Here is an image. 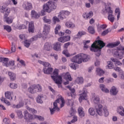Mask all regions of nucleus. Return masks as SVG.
I'll use <instances>...</instances> for the list:
<instances>
[{"instance_id":"nucleus-1","label":"nucleus","mask_w":124,"mask_h":124,"mask_svg":"<svg viewBox=\"0 0 124 124\" xmlns=\"http://www.w3.org/2000/svg\"><path fill=\"white\" fill-rule=\"evenodd\" d=\"M95 104H97V106L95 107L96 112L99 116H104L105 117H108L109 116V111L107 109V107H103L101 104H98L100 103V98L98 96H95L93 100Z\"/></svg>"},{"instance_id":"nucleus-2","label":"nucleus","mask_w":124,"mask_h":124,"mask_svg":"<svg viewBox=\"0 0 124 124\" xmlns=\"http://www.w3.org/2000/svg\"><path fill=\"white\" fill-rule=\"evenodd\" d=\"M105 46V43L100 40L95 41L91 46V51L95 52L97 57L101 55V49Z\"/></svg>"},{"instance_id":"nucleus-3","label":"nucleus","mask_w":124,"mask_h":124,"mask_svg":"<svg viewBox=\"0 0 124 124\" xmlns=\"http://www.w3.org/2000/svg\"><path fill=\"white\" fill-rule=\"evenodd\" d=\"M64 100L61 97L58 98L53 103V106L49 108L51 115H54L56 111H59L60 108L58 107V104H60L61 108L64 106Z\"/></svg>"},{"instance_id":"nucleus-4","label":"nucleus","mask_w":124,"mask_h":124,"mask_svg":"<svg viewBox=\"0 0 124 124\" xmlns=\"http://www.w3.org/2000/svg\"><path fill=\"white\" fill-rule=\"evenodd\" d=\"M43 9L48 13H51V11L57 8V4L52 1H49L43 5Z\"/></svg>"},{"instance_id":"nucleus-5","label":"nucleus","mask_w":124,"mask_h":124,"mask_svg":"<svg viewBox=\"0 0 124 124\" xmlns=\"http://www.w3.org/2000/svg\"><path fill=\"white\" fill-rule=\"evenodd\" d=\"M53 75L51 76V78L53 79L55 83L57 84L58 85L59 88H61L62 87V76H58L59 75V69H55L53 73Z\"/></svg>"},{"instance_id":"nucleus-6","label":"nucleus","mask_w":124,"mask_h":124,"mask_svg":"<svg viewBox=\"0 0 124 124\" xmlns=\"http://www.w3.org/2000/svg\"><path fill=\"white\" fill-rule=\"evenodd\" d=\"M10 8L5 7V6H2L0 7V12L1 13L4 14V18H6L10 13Z\"/></svg>"},{"instance_id":"nucleus-7","label":"nucleus","mask_w":124,"mask_h":124,"mask_svg":"<svg viewBox=\"0 0 124 124\" xmlns=\"http://www.w3.org/2000/svg\"><path fill=\"white\" fill-rule=\"evenodd\" d=\"M72 62H75V63H82V60L80 58V54H78L71 59Z\"/></svg>"},{"instance_id":"nucleus-8","label":"nucleus","mask_w":124,"mask_h":124,"mask_svg":"<svg viewBox=\"0 0 124 124\" xmlns=\"http://www.w3.org/2000/svg\"><path fill=\"white\" fill-rule=\"evenodd\" d=\"M83 92L82 93L80 94L79 98V101L80 103L82 102V100L86 99V98L87 97V93H88L86 88L83 89Z\"/></svg>"},{"instance_id":"nucleus-9","label":"nucleus","mask_w":124,"mask_h":124,"mask_svg":"<svg viewBox=\"0 0 124 124\" xmlns=\"http://www.w3.org/2000/svg\"><path fill=\"white\" fill-rule=\"evenodd\" d=\"M8 62H9V59L4 57H0V62H2V65L6 67H8L9 64H8Z\"/></svg>"},{"instance_id":"nucleus-10","label":"nucleus","mask_w":124,"mask_h":124,"mask_svg":"<svg viewBox=\"0 0 124 124\" xmlns=\"http://www.w3.org/2000/svg\"><path fill=\"white\" fill-rule=\"evenodd\" d=\"M79 57L80 60H81V62H86L89 60L90 59V57L89 56L87 55L86 54L83 53H80Z\"/></svg>"},{"instance_id":"nucleus-11","label":"nucleus","mask_w":124,"mask_h":124,"mask_svg":"<svg viewBox=\"0 0 124 124\" xmlns=\"http://www.w3.org/2000/svg\"><path fill=\"white\" fill-rule=\"evenodd\" d=\"M26 24H29V25L28 28L29 32H34V24H33V21H31V22L27 21Z\"/></svg>"},{"instance_id":"nucleus-12","label":"nucleus","mask_w":124,"mask_h":124,"mask_svg":"<svg viewBox=\"0 0 124 124\" xmlns=\"http://www.w3.org/2000/svg\"><path fill=\"white\" fill-rule=\"evenodd\" d=\"M23 7L25 10H31V9H32V4L27 2L23 4Z\"/></svg>"},{"instance_id":"nucleus-13","label":"nucleus","mask_w":124,"mask_h":124,"mask_svg":"<svg viewBox=\"0 0 124 124\" xmlns=\"http://www.w3.org/2000/svg\"><path fill=\"white\" fill-rule=\"evenodd\" d=\"M28 91L30 93H36V84H33L28 88Z\"/></svg>"},{"instance_id":"nucleus-14","label":"nucleus","mask_w":124,"mask_h":124,"mask_svg":"<svg viewBox=\"0 0 124 124\" xmlns=\"http://www.w3.org/2000/svg\"><path fill=\"white\" fill-rule=\"evenodd\" d=\"M50 26L45 25L44 27V31H43V34L45 35H48L49 34V32H50Z\"/></svg>"},{"instance_id":"nucleus-15","label":"nucleus","mask_w":124,"mask_h":124,"mask_svg":"<svg viewBox=\"0 0 124 124\" xmlns=\"http://www.w3.org/2000/svg\"><path fill=\"white\" fill-rule=\"evenodd\" d=\"M23 114L24 115L25 120H32L33 116L31 114L29 113L27 110L24 111Z\"/></svg>"},{"instance_id":"nucleus-16","label":"nucleus","mask_w":124,"mask_h":124,"mask_svg":"<svg viewBox=\"0 0 124 124\" xmlns=\"http://www.w3.org/2000/svg\"><path fill=\"white\" fill-rule=\"evenodd\" d=\"M61 46H62V44L59 42H57L54 44L53 49L57 51H61V50H62Z\"/></svg>"},{"instance_id":"nucleus-17","label":"nucleus","mask_w":124,"mask_h":124,"mask_svg":"<svg viewBox=\"0 0 124 124\" xmlns=\"http://www.w3.org/2000/svg\"><path fill=\"white\" fill-rule=\"evenodd\" d=\"M119 93V91L117 90V88L115 86H112L110 90V93L112 95H117Z\"/></svg>"},{"instance_id":"nucleus-18","label":"nucleus","mask_w":124,"mask_h":124,"mask_svg":"<svg viewBox=\"0 0 124 124\" xmlns=\"http://www.w3.org/2000/svg\"><path fill=\"white\" fill-rule=\"evenodd\" d=\"M120 41H117L113 43H109L107 45V47L108 48H114V47H117L120 45Z\"/></svg>"},{"instance_id":"nucleus-19","label":"nucleus","mask_w":124,"mask_h":124,"mask_svg":"<svg viewBox=\"0 0 124 124\" xmlns=\"http://www.w3.org/2000/svg\"><path fill=\"white\" fill-rule=\"evenodd\" d=\"M8 75L11 81H15L16 80V74L12 72H8Z\"/></svg>"},{"instance_id":"nucleus-20","label":"nucleus","mask_w":124,"mask_h":124,"mask_svg":"<svg viewBox=\"0 0 124 124\" xmlns=\"http://www.w3.org/2000/svg\"><path fill=\"white\" fill-rule=\"evenodd\" d=\"M12 94H13V92L7 91L5 92V96L7 99H10V100H12Z\"/></svg>"},{"instance_id":"nucleus-21","label":"nucleus","mask_w":124,"mask_h":124,"mask_svg":"<svg viewBox=\"0 0 124 124\" xmlns=\"http://www.w3.org/2000/svg\"><path fill=\"white\" fill-rule=\"evenodd\" d=\"M67 88L69 89V90L71 91V94H69V93H68L67 94L68 96H70V95H71V97L73 98H74L75 97V89L74 88L72 89L70 86H67Z\"/></svg>"},{"instance_id":"nucleus-22","label":"nucleus","mask_w":124,"mask_h":124,"mask_svg":"<svg viewBox=\"0 0 124 124\" xmlns=\"http://www.w3.org/2000/svg\"><path fill=\"white\" fill-rule=\"evenodd\" d=\"M31 16L33 19H38V18H39V17H40V15H39V14L36 13V12H35V11L32 10L31 12Z\"/></svg>"},{"instance_id":"nucleus-23","label":"nucleus","mask_w":124,"mask_h":124,"mask_svg":"<svg viewBox=\"0 0 124 124\" xmlns=\"http://www.w3.org/2000/svg\"><path fill=\"white\" fill-rule=\"evenodd\" d=\"M93 16V11H90L89 13H85L83 15V18H86V19L92 18Z\"/></svg>"},{"instance_id":"nucleus-24","label":"nucleus","mask_w":124,"mask_h":124,"mask_svg":"<svg viewBox=\"0 0 124 124\" xmlns=\"http://www.w3.org/2000/svg\"><path fill=\"white\" fill-rule=\"evenodd\" d=\"M117 112L118 114H120L122 117H124V107L120 106L118 107Z\"/></svg>"},{"instance_id":"nucleus-25","label":"nucleus","mask_w":124,"mask_h":124,"mask_svg":"<svg viewBox=\"0 0 124 124\" xmlns=\"http://www.w3.org/2000/svg\"><path fill=\"white\" fill-rule=\"evenodd\" d=\"M53 68L49 67L48 68H44L43 71L45 74H51L53 72Z\"/></svg>"},{"instance_id":"nucleus-26","label":"nucleus","mask_w":124,"mask_h":124,"mask_svg":"<svg viewBox=\"0 0 124 124\" xmlns=\"http://www.w3.org/2000/svg\"><path fill=\"white\" fill-rule=\"evenodd\" d=\"M65 26L67 28L69 29H74L75 28V24L71 21H67L65 23Z\"/></svg>"},{"instance_id":"nucleus-27","label":"nucleus","mask_w":124,"mask_h":124,"mask_svg":"<svg viewBox=\"0 0 124 124\" xmlns=\"http://www.w3.org/2000/svg\"><path fill=\"white\" fill-rule=\"evenodd\" d=\"M39 63L41 64H43L44 66V68H48L49 67H51V64H49L48 62H43L41 61H38Z\"/></svg>"},{"instance_id":"nucleus-28","label":"nucleus","mask_w":124,"mask_h":124,"mask_svg":"<svg viewBox=\"0 0 124 124\" xmlns=\"http://www.w3.org/2000/svg\"><path fill=\"white\" fill-rule=\"evenodd\" d=\"M4 19H5V22L7 23V24H12L13 22V16H10L9 17H4Z\"/></svg>"},{"instance_id":"nucleus-29","label":"nucleus","mask_w":124,"mask_h":124,"mask_svg":"<svg viewBox=\"0 0 124 124\" xmlns=\"http://www.w3.org/2000/svg\"><path fill=\"white\" fill-rule=\"evenodd\" d=\"M26 109L29 111V112H30V113H31V114H37V110L33 108H31L29 106H26Z\"/></svg>"},{"instance_id":"nucleus-30","label":"nucleus","mask_w":124,"mask_h":124,"mask_svg":"<svg viewBox=\"0 0 124 124\" xmlns=\"http://www.w3.org/2000/svg\"><path fill=\"white\" fill-rule=\"evenodd\" d=\"M100 89L102 91V92L106 93H109V90L105 87V85L104 84H100Z\"/></svg>"},{"instance_id":"nucleus-31","label":"nucleus","mask_w":124,"mask_h":124,"mask_svg":"<svg viewBox=\"0 0 124 124\" xmlns=\"http://www.w3.org/2000/svg\"><path fill=\"white\" fill-rule=\"evenodd\" d=\"M63 11H61L59 14L58 18H59L60 20H63V19H65V18H66V16L65 14H63Z\"/></svg>"},{"instance_id":"nucleus-32","label":"nucleus","mask_w":124,"mask_h":124,"mask_svg":"<svg viewBox=\"0 0 124 124\" xmlns=\"http://www.w3.org/2000/svg\"><path fill=\"white\" fill-rule=\"evenodd\" d=\"M52 48V46L51 44L49 43H46L44 45V49L46 50V51H50Z\"/></svg>"},{"instance_id":"nucleus-33","label":"nucleus","mask_w":124,"mask_h":124,"mask_svg":"<svg viewBox=\"0 0 124 124\" xmlns=\"http://www.w3.org/2000/svg\"><path fill=\"white\" fill-rule=\"evenodd\" d=\"M66 101L67 106H70V107H72V106L74 105V100L72 99H67Z\"/></svg>"},{"instance_id":"nucleus-34","label":"nucleus","mask_w":124,"mask_h":124,"mask_svg":"<svg viewBox=\"0 0 124 124\" xmlns=\"http://www.w3.org/2000/svg\"><path fill=\"white\" fill-rule=\"evenodd\" d=\"M96 72L97 75H98L99 76H102V75H103V74L105 73L104 71H103L100 68H97L96 69Z\"/></svg>"},{"instance_id":"nucleus-35","label":"nucleus","mask_w":124,"mask_h":124,"mask_svg":"<svg viewBox=\"0 0 124 124\" xmlns=\"http://www.w3.org/2000/svg\"><path fill=\"white\" fill-rule=\"evenodd\" d=\"M9 66H12L10 69H12V70H15V69H16V66L15 65V61H9Z\"/></svg>"},{"instance_id":"nucleus-36","label":"nucleus","mask_w":124,"mask_h":124,"mask_svg":"<svg viewBox=\"0 0 124 124\" xmlns=\"http://www.w3.org/2000/svg\"><path fill=\"white\" fill-rule=\"evenodd\" d=\"M64 78L65 80H69V81H72V78H71V76L69 73H66L63 75Z\"/></svg>"},{"instance_id":"nucleus-37","label":"nucleus","mask_w":124,"mask_h":124,"mask_svg":"<svg viewBox=\"0 0 124 124\" xmlns=\"http://www.w3.org/2000/svg\"><path fill=\"white\" fill-rule=\"evenodd\" d=\"M41 37H42V35L41 34H40L34 36L33 37L31 38L30 40L32 42L33 41H35V40H37L38 38H41Z\"/></svg>"},{"instance_id":"nucleus-38","label":"nucleus","mask_w":124,"mask_h":124,"mask_svg":"<svg viewBox=\"0 0 124 124\" xmlns=\"http://www.w3.org/2000/svg\"><path fill=\"white\" fill-rule=\"evenodd\" d=\"M111 60L113 62H114L115 65H122V63L121 62L118 61L117 59H114V58H111Z\"/></svg>"},{"instance_id":"nucleus-39","label":"nucleus","mask_w":124,"mask_h":124,"mask_svg":"<svg viewBox=\"0 0 124 124\" xmlns=\"http://www.w3.org/2000/svg\"><path fill=\"white\" fill-rule=\"evenodd\" d=\"M32 42L30 40H26L24 41V46L26 47V48H29Z\"/></svg>"},{"instance_id":"nucleus-40","label":"nucleus","mask_w":124,"mask_h":124,"mask_svg":"<svg viewBox=\"0 0 124 124\" xmlns=\"http://www.w3.org/2000/svg\"><path fill=\"white\" fill-rule=\"evenodd\" d=\"M43 96L42 95H39L37 97V103H43Z\"/></svg>"},{"instance_id":"nucleus-41","label":"nucleus","mask_w":124,"mask_h":124,"mask_svg":"<svg viewBox=\"0 0 124 124\" xmlns=\"http://www.w3.org/2000/svg\"><path fill=\"white\" fill-rule=\"evenodd\" d=\"M76 82L80 85L84 82V79L82 77H78L76 79Z\"/></svg>"},{"instance_id":"nucleus-42","label":"nucleus","mask_w":124,"mask_h":124,"mask_svg":"<svg viewBox=\"0 0 124 124\" xmlns=\"http://www.w3.org/2000/svg\"><path fill=\"white\" fill-rule=\"evenodd\" d=\"M36 93H40V92H42V86L40 84H36Z\"/></svg>"},{"instance_id":"nucleus-43","label":"nucleus","mask_w":124,"mask_h":124,"mask_svg":"<svg viewBox=\"0 0 124 124\" xmlns=\"http://www.w3.org/2000/svg\"><path fill=\"white\" fill-rule=\"evenodd\" d=\"M89 113L91 116H94V115H95V111H94V109L93 108H90L89 109Z\"/></svg>"},{"instance_id":"nucleus-44","label":"nucleus","mask_w":124,"mask_h":124,"mask_svg":"<svg viewBox=\"0 0 124 124\" xmlns=\"http://www.w3.org/2000/svg\"><path fill=\"white\" fill-rule=\"evenodd\" d=\"M16 113L18 117L20 119H22V118H23V112L20 110H16Z\"/></svg>"},{"instance_id":"nucleus-45","label":"nucleus","mask_w":124,"mask_h":124,"mask_svg":"<svg viewBox=\"0 0 124 124\" xmlns=\"http://www.w3.org/2000/svg\"><path fill=\"white\" fill-rule=\"evenodd\" d=\"M108 19L111 22V23H113V22H114V20H115V17H114V16H113L112 14H108Z\"/></svg>"},{"instance_id":"nucleus-46","label":"nucleus","mask_w":124,"mask_h":124,"mask_svg":"<svg viewBox=\"0 0 124 124\" xmlns=\"http://www.w3.org/2000/svg\"><path fill=\"white\" fill-rule=\"evenodd\" d=\"M88 31L90 32V33H91L92 34L94 33V29L92 26H90L88 28Z\"/></svg>"},{"instance_id":"nucleus-47","label":"nucleus","mask_w":124,"mask_h":124,"mask_svg":"<svg viewBox=\"0 0 124 124\" xmlns=\"http://www.w3.org/2000/svg\"><path fill=\"white\" fill-rule=\"evenodd\" d=\"M35 119H37L39 120V121H41V122H43L44 121V118L41 116L39 115H34Z\"/></svg>"},{"instance_id":"nucleus-48","label":"nucleus","mask_w":124,"mask_h":124,"mask_svg":"<svg viewBox=\"0 0 124 124\" xmlns=\"http://www.w3.org/2000/svg\"><path fill=\"white\" fill-rule=\"evenodd\" d=\"M86 32L84 31H79L78 33L77 34V37H81L82 35H85L86 34Z\"/></svg>"},{"instance_id":"nucleus-49","label":"nucleus","mask_w":124,"mask_h":124,"mask_svg":"<svg viewBox=\"0 0 124 124\" xmlns=\"http://www.w3.org/2000/svg\"><path fill=\"white\" fill-rule=\"evenodd\" d=\"M3 27L4 30H5L8 32H10V31H11V27L8 25H4Z\"/></svg>"},{"instance_id":"nucleus-50","label":"nucleus","mask_w":124,"mask_h":124,"mask_svg":"<svg viewBox=\"0 0 124 124\" xmlns=\"http://www.w3.org/2000/svg\"><path fill=\"white\" fill-rule=\"evenodd\" d=\"M108 65L107 66V68H108L109 69H112L113 68V63L111 62H107Z\"/></svg>"},{"instance_id":"nucleus-51","label":"nucleus","mask_w":124,"mask_h":124,"mask_svg":"<svg viewBox=\"0 0 124 124\" xmlns=\"http://www.w3.org/2000/svg\"><path fill=\"white\" fill-rule=\"evenodd\" d=\"M61 30V25H57L55 29V34H58L59 33V31Z\"/></svg>"},{"instance_id":"nucleus-52","label":"nucleus","mask_w":124,"mask_h":124,"mask_svg":"<svg viewBox=\"0 0 124 124\" xmlns=\"http://www.w3.org/2000/svg\"><path fill=\"white\" fill-rule=\"evenodd\" d=\"M24 106V102L23 101H20L19 103L17 105V107L18 108H21V107H23Z\"/></svg>"},{"instance_id":"nucleus-53","label":"nucleus","mask_w":124,"mask_h":124,"mask_svg":"<svg viewBox=\"0 0 124 124\" xmlns=\"http://www.w3.org/2000/svg\"><path fill=\"white\" fill-rule=\"evenodd\" d=\"M43 19L45 23H47V24H50L51 23V19H47L46 18V16H44L43 18Z\"/></svg>"},{"instance_id":"nucleus-54","label":"nucleus","mask_w":124,"mask_h":124,"mask_svg":"<svg viewBox=\"0 0 124 124\" xmlns=\"http://www.w3.org/2000/svg\"><path fill=\"white\" fill-rule=\"evenodd\" d=\"M10 88L11 89H17V84L16 83H10Z\"/></svg>"},{"instance_id":"nucleus-55","label":"nucleus","mask_w":124,"mask_h":124,"mask_svg":"<svg viewBox=\"0 0 124 124\" xmlns=\"http://www.w3.org/2000/svg\"><path fill=\"white\" fill-rule=\"evenodd\" d=\"M3 124H10V121L7 118H4L3 120Z\"/></svg>"},{"instance_id":"nucleus-56","label":"nucleus","mask_w":124,"mask_h":124,"mask_svg":"<svg viewBox=\"0 0 124 124\" xmlns=\"http://www.w3.org/2000/svg\"><path fill=\"white\" fill-rule=\"evenodd\" d=\"M63 54L66 56V57H70V54H69L68 51H67V49H65L63 51Z\"/></svg>"},{"instance_id":"nucleus-57","label":"nucleus","mask_w":124,"mask_h":124,"mask_svg":"<svg viewBox=\"0 0 124 124\" xmlns=\"http://www.w3.org/2000/svg\"><path fill=\"white\" fill-rule=\"evenodd\" d=\"M114 70H115V71H117L118 72H119V73H122V72H123V70L121 69V68L119 67H115L114 68Z\"/></svg>"},{"instance_id":"nucleus-58","label":"nucleus","mask_w":124,"mask_h":124,"mask_svg":"<svg viewBox=\"0 0 124 124\" xmlns=\"http://www.w3.org/2000/svg\"><path fill=\"white\" fill-rule=\"evenodd\" d=\"M58 41H59V42H61L62 43H64V42H65V41L64 40V37L62 36V37H61L60 38H59L58 39Z\"/></svg>"},{"instance_id":"nucleus-59","label":"nucleus","mask_w":124,"mask_h":124,"mask_svg":"<svg viewBox=\"0 0 124 124\" xmlns=\"http://www.w3.org/2000/svg\"><path fill=\"white\" fill-rule=\"evenodd\" d=\"M53 23L54 24H56V22H60V19L58 18L57 16H54L53 17Z\"/></svg>"},{"instance_id":"nucleus-60","label":"nucleus","mask_w":124,"mask_h":124,"mask_svg":"<svg viewBox=\"0 0 124 124\" xmlns=\"http://www.w3.org/2000/svg\"><path fill=\"white\" fill-rule=\"evenodd\" d=\"M64 39L65 40V42L69 41L70 40V36H64Z\"/></svg>"},{"instance_id":"nucleus-61","label":"nucleus","mask_w":124,"mask_h":124,"mask_svg":"<svg viewBox=\"0 0 124 124\" xmlns=\"http://www.w3.org/2000/svg\"><path fill=\"white\" fill-rule=\"evenodd\" d=\"M79 117L80 118H83V117H85V112L84 111H81L79 113H78Z\"/></svg>"},{"instance_id":"nucleus-62","label":"nucleus","mask_w":124,"mask_h":124,"mask_svg":"<svg viewBox=\"0 0 124 124\" xmlns=\"http://www.w3.org/2000/svg\"><path fill=\"white\" fill-rule=\"evenodd\" d=\"M19 62L20 63H21L22 66H26V63L25 62V61H24L23 60H20Z\"/></svg>"},{"instance_id":"nucleus-63","label":"nucleus","mask_w":124,"mask_h":124,"mask_svg":"<svg viewBox=\"0 0 124 124\" xmlns=\"http://www.w3.org/2000/svg\"><path fill=\"white\" fill-rule=\"evenodd\" d=\"M77 116H74L73 119L71 121V123L72 124L75 123V122H77Z\"/></svg>"},{"instance_id":"nucleus-64","label":"nucleus","mask_w":124,"mask_h":124,"mask_svg":"<svg viewBox=\"0 0 124 124\" xmlns=\"http://www.w3.org/2000/svg\"><path fill=\"white\" fill-rule=\"evenodd\" d=\"M121 73V74H120V78L123 80H124V72H122Z\"/></svg>"}]
</instances>
